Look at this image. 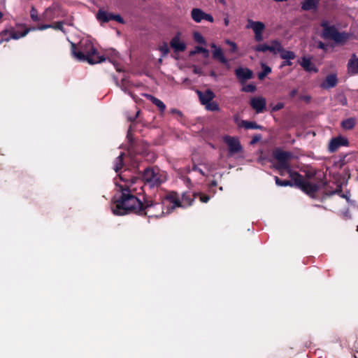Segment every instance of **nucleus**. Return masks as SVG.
<instances>
[{
  "mask_svg": "<svg viewBox=\"0 0 358 358\" xmlns=\"http://www.w3.org/2000/svg\"><path fill=\"white\" fill-rule=\"evenodd\" d=\"M193 71L195 74H201L202 73V69L197 66H194Z\"/></svg>",
  "mask_w": 358,
  "mask_h": 358,
  "instance_id": "a18cd8bd",
  "label": "nucleus"
},
{
  "mask_svg": "<svg viewBox=\"0 0 358 358\" xmlns=\"http://www.w3.org/2000/svg\"><path fill=\"white\" fill-rule=\"evenodd\" d=\"M226 43L231 46V51L232 52H235L236 50H237V45L236 44L233 42V41H229V40H227L226 41Z\"/></svg>",
  "mask_w": 358,
  "mask_h": 358,
  "instance_id": "4c0bfd02",
  "label": "nucleus"
},
{
  "mask_svg": "<svg viewBox=\"0 0 358 358\" xmlns=\"http://www.w3.org/2000/svg\"><path fill=\"white\" fill-rule=\"evenodd\" d=\"M111 20H114L120 23H124V20L120 15H111Z\"/></svg>",
  "mask_w": 358,
  "mask_h": 358,
  "instance_id": "58836bf2",
  "label": "nucleus"
},
{
  "mask_svg": "<svg viewBox=\"0 0 358 358\" xmlns=\"http://www.w3.org/2000/svg\"><path fill=\"white\" fill-rule=\"evenodd\" d=\"M320 0H305L301 6L304 10H309L317 7Z\"/></svg>",
  "mask_w": 358,
  "mask_h": 358,
  "instance_id": "a878e982",
  "label": "nucleus"
},
{
  "mask_svg": "<svg viewBox=\"0 0 358 358\" xmlns=\"http://www.w3.org/2000/svg\"><path fill=\"white\" fill-rule=\"evenodd\" d=\"M234 120L239 127H244L246 129H262L263 127L261 125L257 124L255 122L247 121V120H238V116L234 117Z\"/></svg>",
  "mask_w": 358,
  "mask_h": 358,
  "instance_id": "dca6fc26",
  "label": "nucleus"
},
{
  "mask_svg": "<svg viewBox=\"0 0 358 358\" xmlns=\"http://www.w3.org/2000/svg\"><path fill=\"white\" fill-rule=\"evenodd\" d=\"M200 200L203 203H207L210 200V196L207 195H202L200 196Z\"/></svg>",
  "mask_w": 358,
  "mask_h": 358,
  "instance_id": "37998d69",
  "label": "nucleus"
},
{
  "mask_svg": "<svg viewBox=\"0 0 358 358\" xmlns=\"http://www.w3.org/2000/svg\"><path fill=\"white\" fill-rule=\"evenodd\" d=\"M210 47L213 49V57L214 59L219 61L220 63L229 66V61L226 59L224 52L221 48L217 46L215 43H211Z\"/></svg>",
  "mask_w": 358,
  "mask_h": 358,
  "instance_id": "4468645a",
  "label": "nucleus"
},
{
  "mask_svg": "<svg viewBox=\"0 0 358 358\" xmlns=\"http://www.w3.org/2000/svg\"><path fill=\"white\" fill-rule=\"evenodd\" d=\"M211 186H213V187H215V186H217V182H216L215 181H213V182H211Z\"/></svg>",
  "mask_w": 358,
  "mask_h": 358,
  "instance_id": "864d4df0",
  "label": "nucleus"
},
{
  "mask_svg": "<svg viewBox=\"0 0 358 358\" xmlns=\"http://www.w3.org/2000/svg\"><path fill=\"white\" fill-rule=\"evenodd\" d=\"M268 47L269 51L274 55L278 53L280 55L282 51L285 50L283 48L281 43L276 40L271 41Z\"/></svg>",
  "mask_w": 358,
  "mask_h": 358,
  "instance_id": "b1692460",
  "label": "nucleus"
},
{
  "mask_svg": "<svg viewBox=\"0 0 358 358\" xmlns=\"http://www.w3.org/2000/svg\"><path fill=\"white\" fill-rule=\"evenodd\" d=\"M357 231H358V226H357Z\"/></svg>",
  "mask_w": 358,
  "mask_h": 358,
  "instance_id": "bf43d9fd",
  "label": "nucleus"
},
{
  "mask_svg": "<svg viewBox=\"0 0 358 358\" xmlns=\"http://www.w3.org/2000/svg\"><path fill=\"white\" fill-rule=\"evenodd\" d=\"M220 2L222 3L223 5L226 4V1L224 0H220Z\"/></svg>",
  "mask_w": 358,
  "mask_h": 358,
  "instance_id": "6e6d98bb",
  "label": "nucleus"
},
{
  "mask_svg": "<svg viewBox=\"0 0 358 358\" xmlns=\"http://www.w3.org/2000/svg\"><path fill=\"white\" fill-rule=\"evenodd\" d=\"M250 104L257 113H261L266 109V100L261 96H254L250 99Z\"/></svg>",
  "mask_w": 358,
  "mask_h": 358,
  "instance_id": "9b49d317",
  "label": "nucleus"
},
{
  "mask_svg": "<svg viewBox=\"0 0 358 358\" xmlns=\"http://www.w3.org/2000/svg\"><path fill=\"white\" fill-rule=\"evenodd\" d=\"M255 38L257 41L260 42L263 40V32L255 33Z\"/></svg>",
  "mask_w": 358,
  "mask_h": 358,
  "instance_id": "a19ab883",
  "label": "nucleus"
},
{
  "mask_svg": "<svg viewBox=\"0 0 358 358\" xmlns=\"http://www.w3.org/2000/svg\"><path fill=\"white\" fill-rule=\"evenodd\" d=\"M121 89H122V90H123L124 92H127L126 87H125L124 85H122V86H121Z\"/></svg>",
  "mask_w": 358,
  "mask_h": 358,
  "instance_id": "5fc2aeb1",
  "label": "nucleus"
},
{
  "mask_svg": "<svg viewBox=\"0 0 358 358\" xmlns=\"http://www.w3.org/2000/svg\"><path fill=\"white\" fill-rule=\"evenodd\" d=\"M164 213L163 210V207L162 205L153 203L152 201H146L143 204V210L140 215H147L148 217H159Z\"/></svg>",
  "mask_w": 358,
  "mask_h": 358,
  "instance_id": "0eeeda50",
  "label": "nucleus"
},
{
  "mask_svg": "<svg viewBox=\"0 0 358 358\" xmlns=\"http://www.w3.org/2000/svg\"><path fill=\"white\" fill-rule=\"evenodd\" d=\"M159 50L162 52L163 56L166 55L169 52L168 45L166 43H164L162 46H160Z\"/></svg>",
  "mask_w": 358,
  "mask_h": 358,
  "instance_id": "f704fd0d",
  "label": "nucleus"
},
{
  "mask_svg": "<svg viewBox=\"0 0 358 358\" xmlns=\"http://www.w3.org/2000/svg\"><path fill=\"white\" fill-rule=\"evenodd\" d=\"M338 79L336 73H331L326 76L324 80L320 84V87L324 90L334 88L337 85Z\"/></svg>",
  "mask_w": 358,
  "mask_h": 358,
  "instance_id": "f8f14e48",
  "label": "nucleus"
},
{
  "mask_svg": "<svg viewBox=\"0 0 358 358\" xmlns=\"http://www.w3.org/2000/svg\"><path fill=\"white\" fill-rule=\"evenodd\" d=\"M321 26L323 28L322 36L324 39H331L337 43H343L348 38L347 34L338 32L334 26H329L327 21H323Z\"/></svg>",
  "mask_w": 358,
  "mask_h": 358,
  "instance_id": "39448f33",
  "label": "nucleus"
},
{
  "mask_svg": "<svg viewBox=\"0 0 358 358\" xmlns=\"http://www.w3.org/2000/svg\"><path fill=\"white\" fill-rule=\"evenodd\" d=\"M246 28L252 29L254 33L263 32L264 29H265V25L262 22H256L252 20H248Z\"/></svg>",
  "mask_w": 358,
  "mask_h": 358,
  "instance_id": "5701e85b",
  "label": "nucleus"
},
{
  "mask_svg": "<svg viewBox=\"0 0 358 358\" xmlns=\"http://www.w3.org/2000/svg\"><path fill=\"white\" fill-rule=\"evenodd\" d=\"M256 90L255 86L252 85H248L246 87L243 88V90L245 92H252Z\"/></svg>",
  "mask_w": 358,
  "mask_h": 358,
  "instance_id": "79ce46f5",
  "label": "nucleus"
},
{
  "mask_svg": "<svg viewBox=\"0 0 358 358\" xmlns=\"http://www.w3.org/2000/svg\"><path fill=\"white\" fill-rule=\"evenodd\" d=\"M318 48H320V49H322V50H325L326 49V45L322 42H320L319 44H318Z\"/></svg>",
  "mask_w": 358,
  "mask_h": 358,
  "instance_id": "de8ad7c7",
  "label": "nucleus"
},
{
  "mask_svg": "<svg viewBox=\"0 0 358 358\" xmlns=\"http://www.w3.org/2000/svg\"><path fill=\"white\" fill-rule=\"evenodd\" d=\"M171 113H177V114H178V115H181V112H180V111H179V110H177V109H173V110H171Z\"/></svg>",
  "mask_w": 358,
  "mask_h": 358,
  "instance_id": "3c124183",
  "label": "nucleus"
},
{
  "mask_svg": "<svg viewBox=\"0 0 358 358\" xmlns=\"http://www.w3.org/2000/svg\"><path fill=\"white\" fill-rule=\"evenodd\" d=\"M51 25H53V27H52L51 28H52L54 29H58V30L64 31L63 30V22H57L52 24Z\"/></svg>",
  "mask_w": 358,
  "mask_h": 358,
  "instance_id": "e433bc0d",
  "label": "nucleus"
},
{
  "mask_svg": "<svg viewBox=\"0 0 358 358\" xmlns=\"http://www.w3.org/2000/svg\"><path fill=\"white\" fill-rule=\"evenodd\" d=\"M191 17L196 23L201 22L205 20L210 22H213L214 19L210 14L206 13L201 8H194L191 10Z\"/></svg>",
  "mask_w": 358,
  "mask_h": 358,
  "instance_id": "1a4fd4ad",
  "label": "nucleus"
},
{
  "mask_svg": "<svg viewBox=\"0 0 358 358\" xmlns=\"http://www.w3.org/2000/svg\"><path fill=\"white\" fill-rule=\"evenodd\" d=\"M35 28L33 29H27L24 30L22 33H20L18 31H15L13 29H11L10 30H4L1 32V35L2 37H4L9 34L8 37L4 38L0 41V43H1L3 41H8L10 39H19L22 37L25 36L31 30H35Z\"/></svg>",
  "mask_w": 358,
  "mask_h": 358,
  "instance_id": "9d476101",
  "label": "nucleus"
},
{
  "mask_svg": "<svg viewBox=\"0 0 358 358\" xmlns=\"http://www.w3.org/2000/svg\"><path fill=\"white\" fill-rule=\"evenodd\" d=\"M31 17L34 21H39V17L38 16V13L36 10L34 8H32L31 10Z\"/></svg>",
  "mask_w": 358,
  "mask_h": 358,
  "instance_id": "c9c22d12",
  "label": "nucleus"
},
{
  "mask_svg": "<svg viewBox=\"0 0 358 358\" xmlns=\"http://www.w3.org/2000/svg\"><path fill=\"white\" fill-rule=\"evenodd\" d=\"M224 142L229 147L230 155L238 153L242 149L239 141L234 137L226 136L224 137Z\"/></svg>",
  "mask_w": 358,
  "mask_h": 358,
  "instance_id": "ddd939ff",
  "label": "nucleus"
},
{
  "mask_svg": "<svg viewBox=\"0 0 358 358\" xmlns=\"http://www.w3.org/2000/svg\"><path fill=\"white\" fill-rule=\"evenodd\" d=\"M260 138H261V136H255V137L253 138V140H252V143L257 142V141H258Z\"/></svg>",
  "mask_w": 358,
  "mask_h": 358,
  "instance_id": "09e8293b",
  "label": "nucleus"
},
{
  "mask_svg": "<svg viewBox=\"0 0 358 358\" xmlns=\"http://www.w3.org/2000/svg\"><path fill=\"white\" fill-rule=\"evenodd\" d=\"M297 93H298L297 90L294 89L290 92L289 95L291 97H294L297 94Z\"/></svg>",
  "mask_w": 358,
  "mask_h": 358,
  "instance_id": "49530a36",
  "label": "nucleus"
},
{
  "mask_svg": "<svg viewBox=\"0 0 358 358\" xmlns=\"http://www.w3.org/2000/svg\"><path fill=\"white\" fill-rule=\"evenodd\" d=\"M170 45L175 52H183L186 49L185 43L180 39V33H177L171 39Z\"/></svg>",
  "mask_w": 358,
  "mask_h": 358,
  "instance_id": "2eb2a0df",
  "label": "nucleus"
},
{
  "mask_svg": "<svg viewBox=\"0 0 358 358\" xmlns=\"http://www.w3.org/2000/svg\"><path fill=\"white\" fill-rule=\"evenodd\" d=\"M199 172L202 174V175H204V173L203 172V171L201 169H198Z\"/></svg>",
  "mask_w": 358,
  "mask_h": 358,
  "instance_id": "4d7b16f0",
  "label": "nucleus"
},
{
  "mask_svg": "<svg viewBox=\"0 0 358 358\" xmlns=\"http://www.w3.org/2000/svg\"><path fill=\"white\" fill-rule=\"evenodd\" d=\"M224 24L225 26H228L229 24V20L228 19V17H226L224 19Z\"/></svg>",
  "mask_w": 358,
  "mask_h": 358,
  "instance_id": "8fccbe9b",
  "label": "nucleus"
},
{
  "mask_svg": "<svg viewBox=\"0 0 358 358\" xmlns=\"http://www.w3.org/2000/svg\"><path fill=\"white\" fill-rule=\"evenodd\" d=\"M314 176V173H308L306 174L307 178H305L296 172H291V180H281L277 176L275 177V180L278 186L285 187L295 185L310 196L314 197L315 194L322 186L325 185L322 180L317 184L313 183L311 179Z\"/></svg>",
  "mask_w": 358,
  "mask_h": 358,
  "instance_id": "f257e3e1",
  "label": "nucleus"
},
{
  "mask_svg": "<svg viewBox=\"0 0 358 358\" xmlns=\"http://www.w3.org/2000/svg\"><path fill=\"white\" fill-rule=\"evenodd\" d=\"M348 73L350 75L358 74V57L353 54L348 63Z\"/></svg>",
  "mask_w": 358,
  "mask_h": 358,
  "instance_id": "6ab92c4d",
  "label": "nucleus"
},
{
  "mask_svg": "<svg viewBox=\"0 0 358 358\" xmlns=\"http://www.w3.org/2000/svg\"><path fill=\"white\" fill-rule=\"evenodd\" d=\"M3 17V14L0 12V19Z\"/></svg>",
  "mask_w": 358,
  "mask_h": 358,
  "instance_id": "13d9d810",
  "label": "nucleus"
},
{
  "mask_svg": "<svg viewBox=\"0 0 358 358\" xmlns=\"http://www.w3.org/2000/svg\"><path fill=\"white\" fill-rule=\"evenodd\" d=\"M194 201V199L187 194H183L181 199L180 200L175 193H171L167 195L165 198V202L169 203L166 213H170L176 208L182 207L186 208L190 206Z\"/></svg>",
  "mask_w": 358,
  "mask_h": 358,
  "instance_id": "20e7f679",
  "label": "nucleus"
},
{
  "mask_svg": "<svg viewBox=\"0 0 358 358\" xmlns=\"http://www.w3.org/2000/svg\"><path fill=\"white\" fill-rule=\"evenodd\" d=\"M145 184L150 187H158L166 180V176L158 169H146L142 176Z\"/></svg>",
  "mask_w": 358,
  "mask_h": 358,
  "instance_id": "423d86ee",
  "label": "nucleus"
},
{
  "mask_svg": "<svg viewBox=\"0 0 358 358\" xmlns=\"http://www.w3.org/2000/svg\"><path fill=\"white\" fill-rule=\"evenodd\" d=\"M143 204L138 198L131 195L129 190L123 189L121 197L116 201L112 210L116 215H124L130 213L139 214L143 210Z\"/></svg>",
  "mask_w": 358,
  "mask_h": 358,
  "instance_id": "f03ea898",
  "label": "nucleus"
},
{
  "mask_svg": "<svg viewBox=\"0 0 358 358\" xmlns=\"http://www.w3.org/2000/svg\"><path fill=\"white\" fill-rule=\"evenodd\" d=\"M208 110L217 111L220 110L218 104L215 101H209L204 105Z\"/></svg>",
  "mask_w": 358,
  "mask_h": 358,
  "instance_id": "2f4dec72",
  "label": "nucleus"
},
{
  "mask_svg": "<svg viewBox=\"0 0 358 358\" xmlns=\"http://www.w3.org/2000/svg\"><path fill=\"white\" fill-rule=\"evenodd\" d=\"M280 56L282 59L285 60L280 66L281 68L285 66L292 65V62H291V60L294 59L296 58V54L294 52L287 50L282 51Z\"/></svg>",
  "mask_w": 358,
  "mask_h": 358,
  "instance_id": "a211bd4d",
  "label": "nucleus"
},
{
  "mask_svg": "<svg viewBox=\"0 0 358 358\" xmlns=\"http://www.w3.org/2000/svg\"><path fill=\"white\" fill-rule=\"evenodd\" d=\"M255 50L257 52H266L269 51L268 45L266 44H259L257 45L255 48Z\"/></svg>",
  "mask_w": 358,
  "mask_h": 358,
  "instance_id": "72a5a7b5",
  "label": "nucleus"
},
{
  "mask_svg": "<svg viewBox=\"0 0 358 358\" xmlns=\"http://www.w3.org/2000/svg\"><path fill=\"white\" fill-rule=\"evenodd\" d=\"M300 65L303 69L308 72H317V69L315 67L313 63L311 62V59L307 57H301V60L299 62Z\"/></svg>",
  "mask_w": 358,
  "mask_h": 358,
  "instance_id": "4be33fe9",
  "label": "nucleus"
},
{
  "mask_svg": "<svg viewBox=\"0 0 358 358\" xmlns=\"http://www.w3.org/2000/svg\"><path fill=\"white\" fill-rule=\"evenodd\" d=\"M147 97L152 101L153 104L159 108L161 112H164L165 110L166 106L161 100L152 95H147Z\"/></svg>",
  "mask_w": 358,
  "mask_h": 358,
  "instance_id": "cd10ccee",
  "label": "nucleus"
},
{
  "mask_svg": "<svg viewBox=\"0 0 358 358\" xmlns=\"http://www.w3.org/2000/svg\"><path fill=\"white\" fill-rule=\"evenodd\" d=\"M348 145V140L345 138L339 136L331 140L329 149L331 152L336 151L340 146Z\"/></svg>",
  "mask_w": 358,
  "mask_h": 358,
  "instance_id": "f3484780",
  "label": "nucleus"
},
{
  "mask_svg": "<svg viewBox=\"0 0 358 358\" xmlns=\"http://www.w3.org/2000/svg\"><path fill=\"white\" fill-rule=\"evenodd\" d=\"M210 75L211 76H213V78H217V74H216V73H215V71H212L210 72Z\"/></svg>",
  "mask_w": 358,
  "mask_h": 358,
  "instance_id": "603ef678",
  "label": "nucleus"
},
{
  "mask_svg": "<svg viewBox=\"0 0 358 358\" xmlns=\"http://www.w3.org/2000/svg\"><path fill=\"white\" fill-rule=\"evenodd\" d=\"M262 71L258 73V78L259 80H263L268 74L271 72V69L264 64H262Z\"/></svg>",
  "mask_w": 358,
  "mask_h": 358,
  "instance_id": "c756f323",
  "label": "nucleus"
},
{
  "mask_svg": "<svg viewBox=\"0 0 358 358\" xmlns=\"http://www.w3.org/2000/svg\"><path fill=\"white\" fill-rule=\"evenodd\" d=\"M52 27H53V25H51V24H44V25L39 26L37 28V29H38V30H45L46 29L51 28Z\"/></svg>",
  "mask_w": 358,
  "mask_h": 358,
  "instance_id": "c03bdc74",
  "label": "nucleus"
},
{
  "mask_svg": "<svg viewBox=\"0 0 358 358\" xmlns=\"http://www.w3.org/2000/svg\"><path fill=\"white\" fill-rule=\"evenodd\" d=\"M200 52L203 53L204 57L206 58L208 57L209 56V51L207 49L200 46H196L194 50L191 51L190 55H194Z\"/></svg>",
  "mask_w": 358,
  "mask_h": 358,
  "instance_id": "7c9ffc66",
  "label": "nucleus"
},
{
  "mask_svg": "<svg viewBox=\"0 0 358 358\" xmlns=\"http://www.w3.org/2000/svg\"><path fill=\"white\" fill-rule=\"evenodd\" d=\"M111 15L110 13L99 10L96 14V17L100 22H107L111 20Z\"/></svg>",
  "mask_w": 358,
  "mask_h": 358,
  "instance_id": "393cba45",
  "label": "nucleus"
},
{
  "mask_svg": "<svg viewBox=\"0 0 358 358\" xmlns=\"http://www.w3.org/2000/svg\"><path fill=\"white\" fill-rule=\"evenodd\" d=\"M71 54L76 59L87 61L90 64H98L105 60L104 57L98 55L96 49L89 41H80L78 49L75 43H71Z\"/></svg>",
  "mask_w": 358,
  "mask_h": 358,
  "instance_id": "7ed1b4c3",
  "label": "nucleus"
},
{
  "mask_svg": "<svg viewBox=\"0 0 358 358\" xmlns=\"http://www.w3.org/2000/svg\"><path fill=\"white\" fill-rule=\"evenodd\" d=\"M284 108V103H278L276 105L272 106V111H278Z\"/></svg>",
  "mask_w": 358,
  "mask_h": 358,
  "instance_id": "ea45409f",
  "label": "nucleus"
},
{
  "mask_svg": "<svg viewBox=\"0 0 358 358\" xmlns=\"http://www.w3.org/2000/svg\"><path fill=\"white\" fill-rule=\"evenodd\" d=\"M237 78L243 81L249 80L252 77V71L247 68H238L235 71Z\"/></svg>",
  "mask_w": 358,
  "mask_h": 358,
  "instance_id": "aec40b11",
  "label": "nucleus"
},
{
  "mask_svg": "<svg viewBox=\"0 0 358 358\" xmlns=\"http://www.w3.org/2000/svg\"><path fill=\"white\" fill-rule=\"evenodd\" d=\"M196 93L202 105H205L212 101L215 97V94L210 90H207L204 92L197 91Z\"/></svg>",
  "mask_w": 358,
  "mask_h": 358,
  "instance_id": "412c9836",
  "label": "nucleus"
},
{
  "mask_svg": "<svg viewBox=\"0 0 358 358\" xmlns=\"http://www.w3.org/2000/svg\"><path fill=\"white\" fill-rule=\"evenodd\" d=\"M194 41L196 42H197L199 43H201V44H205L206 43V41H205L204 38L199 32H195L194 34Z\"/></svg>",
  "mask_w": 358,
  "mask_h": 358,
  "instance_id": "473e14b6",
  "label": "nucleus"
},
{
  "mask_svg": "<svg viewBox=\"0 0 358 358\" xmlns=\"http://www.w3.org/2000/svg\"><path fill=\"white\" fill-rule=\"evenodd\" d=\"M356 124V120L353 117L348 118L341 122L342 127L345 130L352 129Z\"/></svg>",
  "mask_w": 358,
  "mask_h": 358,
  "instance_id": "bb28decb",
  "label": "nucleus"
},
{
  "mask_svg": "<svg viewBox=\"0 0 358 358\" xmlns=\"http://www.w3.org/2000/svg\"><path fill=\"white\" fill-rule=\"evenodd\" d=\"M291 154L289 152L276 150L274 152V157L278 161L276 167L279 170H286L289 169L288 159L290 157Z\"/></svg>",
  "mask_w": 358,
  "mask_h": 358,
  "instance_id": "6e6552de",
  "label": "nucleus"
},
{
  "mask_svg": "<svg viewBox=\"0 0 358 358\" xmlns=\"http://www.w3.org/2000/svg\"><path fill=\"white\" fill-rule=\"evenodd\" d=\"M124 156V153H121L114 161V170L115 172L119 171L123 166V157Z\"/></svg>",
  "mask_w": 358,
  "mask_h": 358,
  "instance_id": "c85d7f7f",
  "label": "nucleus"
}]
</instances>
